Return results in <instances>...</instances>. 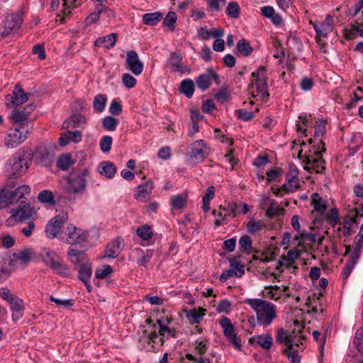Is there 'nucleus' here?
I'll return each instance as SVG.
<instances>
[{"label":"nucleus","instance_id":"61","mask_svg":"<svg viewBox=\"0 0 363 363\" xmlns=\"http://www.w3.org/2000/svg\"><path fill=\"white\" fill-rule=\"evenodd\" d=\"M230 268L233 269L234 272L239 274L238 271H240V275L236 277H241L245 273L244 265L234 259H230Z\"/></svg>","mask_w":363,"mask_h":363},{"label":"nucleus","instance_id":"34","mask_svg":"<svg viewBox=\"0 0 363 363\" xmlns=\"http://www.w3.org/2000/svg\"><path fill=\"white\" fill-rule=\"evenodd\" d=\"M162 18L163 14L159 11L147 13L143 15V22L150 26L157 25Z\"/></svg>","mask_w":363,"mask_h":363},{"label":"nucleus","instance_id":"32","mask_svg":"<svg viewBox=\"0 0 363 363\" xmlns=\"http://www.w3.org/2000/svg\"><path fill=\"white\" fill-rule=\"evenodd\" d=\"M311 203L313 206V209L318 212L320 215L325 214L327 201L319 196L318 194L315 193L311 196Z\"/></svg>","mask_w":363,"mask_h":363},{"label":"nucleus","instance_id":"17","mask_svg":"<svg viewBox=\"0 0 363 363\" xmlns=\"http://www.w3.org/2000/svg\"><path fill=\"white\" fill-rule=\"evenodd\" d=\"M218 79V75L213 69H208L203 74H200L196 79V84L201 91L207 90L213 80Z\"/></svg>","mask_w":363,"mask_h":363},{"label":"nucleus","instance_id":"54","mask_svg":"<svg viewBox=\"0 0 363 363\" xmlns=\"http://www.w3.org/2000/svg\"><path fill=\"white\" fill-rule=\"evenodd\" d=\"M113 272L111 266L106 264L104 265L101 268H99L95 272V277L97 279H103L107 277Z\"/></svg>","mask_w":363,"mask_h":363},{"label":"nucleus","instance_id":"23","mask_svg":"<svg viewBox=\"0 0 363 363\" xmlns=\"http://www.w3.org/2000/svg\"><path fill=\"white\" fill-rule=\"evenodd\" d=\"M333 18L328 15L323 22L313 24L314 30L318 35L326 37L333 30Z\"/></svg>","mask_w":363,"mask_h":363},{"label":"nucleus","instance_id":"28","mask_svg":"<svg viewBox=\"0 0 363 363\" xmlns=\"http://www.w3.org/2000/svg\"><path fill=\"white\" fill-rule=\"evenodd\" d=\"M116 40L117 34L112 33L106 36L97 38L94 45L96 47L104 46L106 49H110L114 47Z\"/></svg>","mask_w":363,"mask_h":363},{"label":"nucleus","instance_id":"43","mask_svg":"<svg viewBox=\"0 0 363 363\" xmlns=\"http://www.w3.org/2000/svg\"><path fill=\"white\" fill-rule=\"evenodd\" d=\"M225 13L230 18H238L240 13V8L238 2H229L226 8Z\"/></svg>","mask_w":363,"mask_h":363},{"label":"nucleus","instance_id":"9","mask_svg":"<svg viewBox=\"0 0 363 363\" xmlns=\"http://www.w3.org/2000/svg\"><path fill=\"white\" fill-rule=\"evenodd\" d=\"M210 148L203 140H198L191 144L189 160L192 163L203 162L208 155Z\"/></svg>","mask_w":363,"mask_h":363},{"label":"nucleus","instance_id":"39","mask_svg":"<svg viewBox=\"0 0 363 363\" xmlns=\"http://www.w3.org/2000/svg\"><path fill=\"white\" fill-rule=\"evenodd\" d=\"M69 118L72 123V128H84V126L86 124V117L78 113H73Z\"/></svg>","mask_w":363,"mask_h":363},{"label":"nucleus","instance_id":"27","mask_svg":"<svg viewBox=\"0 0 363 363\" xmlns=\"http://www.w3.org/2000/svg\"><path fill=\"white\" fill-rule=\"evenodd\" d=\"M294 330L291 333H288L284 329H279L277 332L276 340L281 344L284 343L286 348H291L294 346Z\"/></svg>","mask_w":363,"mask_h":363},{"label":"nucleus","instance_id":"46","mask_svg":"<svg viewBox=\"0 0 363 363\" xmlns=\"http://www.w3.org/2000/svg\"><path fill=\"white\" fill-rule=\"evenodd\" d=\"M239 245L240 250L246 253V254H250L252 252V240H250V237L248 235H242L240 237L239 240Z\"/></svg>","mask_w":363,"mask_h":363},{"label":"nucleus","instance_id":"30","mask_svg":"<svg viewBox=\"0 0 363 363\" xmlns=\"http://www.w3.org/2000/svg\"><path fill=\"white\" fill-rule=\"evenodd\" d=\"M284 213V208L280 207L277 201L272 200L269 203V207L266 210L265 216L269 219H272L279 218Z\"/></svg>","mask_w":363,"mask_h":363},{"label":"nucleus","instance_id":"15","mask_svg":"<svg viewBox=\"0 0 363 363\" xmlns=\"http://www.w3.org/2000/svg\"><path fill=\"white\" fill-rule=\"evenodd\" d=\"M125 64L126 68L135 75H140L143 71L144 65L135 50L127 52Z\"/></svg>","mask_w":363,"mask_h":363},{"label":"nucleus","instance_id":"37","mask_svg":"<svg viewBox=\"0 0 363 363\" xmlns=\"http://www.w3.org/2000/svg\"><path fill=\"white\" fill-rule=\"evenodd\" d=\"M36 257V254L33 249L27 248L21 251L18 255V259L22 262L27 264L30 261H33Z\"/></svg>","mask_w":363,"mask_h":363},{"label":"nucleus","instance_id":"48","mask_svg":"<svg viewBox=\"0 0 363 363\" xmlns=\"http://www.w3.org/2000/svg\"><path fill=\"white\" fill-rule=\"evenodd\" d=\"M357 223V218L352 217L351 216L347 215L344 218L343 227L344 231L343 235L345 237H349L352 233V226L354 223Z\"/></svg>","mask_w":363,"mask_h":363},{"label":"nucleus","instance_id":"60","mask_svg":"<svg viewBox=\"0 0 363 363\" xmlns=\"http://www.w3.org/2000/svg\"><path fill=\"white\" fill-rule=\"evenodd\" d=\"M112 138L109 135L104 136L100 141V148L102 152H106L111 149Z\"/></svg>","mask_w":363,"mask_h":363},{"label":"nucleus","instance_id":"1","mask_svg":"<svg viewBox=\"0 0 363 363\" xmlns=\"http://www.w3.org/2000/svg\"><path fill=\"white\" fill-rule=\"evenodd\" d=\"M244 303L255 311L259 325H269L277 317V307L269 301L261 298H247Z\"/></svg>","mask_w":363,"mask_h":363},{"label":"nucleus","instance_id":"10","mask_svg":"<svg viewBox=\"0 0 363 363\" xmlns=\"http://www.w3.org/2000/svg\"><path fill=\"white\" fill-rule=\"evenodd\" d=\"M35 108V106L32 104L26 106L23 109L15 108L11 111L9 119L13 121V123H18L30 130L31 122L28 121V116Z\"/></svg>","mask_w":363,"mask_h":363},{"label":"nucleus","instance_id":"42","mask_svg":"<svg viewBox=\"0 0 363 363\" xmlns=\"http://www.w3.org/2000/svg\"><path fill=\"white\" fill-rule=\"evenodd\" d=\"M237 50L239 53L245 57L249 56L253 50L252 48L250 45V43L245 39L240 40L238 42Z\"/></svg>","mask_w":363,"mask_h":363},{"label":"nucleus","instance_id":"41","mask_svg":"<svg viewBox=\"0 0 363 363\" xmlns=\"http://www.w3.org/2000/svg\"><path fill=\"white\" fill-rule=\"evenodd\" d=\"M220 325L223 330V334L225 337H228L235 334L234 327L228 318H222L220 320Z\"/></svg>","mask_w":363,"mask_h":363},{"label":"nucleus","instance_id":"25","mask_svg":"<svg viewBox=\"0 0 363 363\" xmlns=\"http://www.w3.org/2000/svg\"><path fill=\"white\" fill-rule=\"evenodd\" d=\"M10 304V309L12 311V319L13 321H17L21 319L24 313L23 301L16 296L14 299L9 303Z\"/></svg>","mask_w":363,"mask_h":363},{"label":"nucleus","instance_id":"11","mask_svg":"<svg viewBox=\"0 0 363 363\" xmlns=\"http://www.w3.org/2000/svg\"><path fill=\"white\" fill-rule=\"evenodd\" d=\"M325 151V148L323 147L321 151L317 150L314 152V155H308L303 160L305 164L304 169L307 171H313L315 173H323L325 169L323 164L324 160L322 158V152Z\"/></svg>","mask_w":363,"mask_h":363},{"label":"nucleus","instance_id":"29","mask_svg":"<svg viewBox=\"0 0 363 363\" xmlns=\"http://www.w3.org/2000/svg\"><path fill=\"white\" fill-rule=\"evenodd\" d=\"M98 171L101 175L111 179L116 174L117 168L112 162L106 161L101 162Z\"/></svg>","mask_w":363,"mask_h":363},{"label":"nucleus","instance_id":"22","mask_svg":"<svg viewBox=\"0 0 363 363\" xmlns=\"http://www.w3.org/2000/svg\"><path fill=\"white\" fill-rule=\"evenodd\" d=\"M172 322L171 318H166L164 319H157V323L159 325L160 327V335L162 336V337L159 338V341L160 342V345H162L164 342V337H165V334L167 333L166 337H176L177 332L174 329L169 328V324Z\"/></svg>","mask_w":363,"mask_h":363},{"label":"nucleus","instance_id":"26","mask_svg":"<svg viewBox=\"0 0 363 363\" xmlns=\"http://www.w3.org/2000/svg\"><path fill=\"white\" fill-rule=\"evenodd\" d=\"M67 255L70 262L74 264H84L87 260L84 251L76 249L74 246L71 245L67 252Z\"/></svg>","mask_w":363,"mask_h":363},{"label":"nucleus","instance_id":"63","mask_svg":"<svg viewBox=\"0 0 363 363\" xmlns=\"http://www.w3.org/2000/svg\"><path fill=\"white\" fill-rule=\"evenodd\" d=\"M185 203L186 201L181 194L177 195L172 199V206L175 209L182 208L185 206Z\"/></svg>","mask_w":363,"mask_h":363},{"label":"nucleus","instance_id":"35","mask_svg":"<svg viewBox=\"0 0 363 363\" xmlns=\"http://www.w3.org/2000/svg\"><path fill=\"white\" fill-rule=\"evenodd\" d=\"M266 228V224L263 220H255L253 218L250 219V220L246 224L247 231L252 235H254L264 228Z\"/></svg>","mask_w":363,"mask_h":363},{"label":"nucleus","instance_id":"7","mask_svg":"<svg viewBox=\"0 0 363 363\" xmlns=\"http://www.w3.org/2000/svg\"><path fill=\"white\" fill-rule=\"evenodd\" d=\"M29 132L28 128L13 123L4 138V145L9 148L16 147L26 140Z\"/></svg>","mask_w":363,"mask_h":363},{"label":"nucleus","instance_id":"62","mask_svg":"<svg viewBox=\"0 0 363 363\" xmlns=\"http://www.w3.org/2000/svg\"><path fill=\"white\" fill-rule=\"evenodd\" d=\"M105 9H106V7L104 6H101L100 8L98 9L97 12H93L89 16L86 17V18L85 20V23L87 25H90L94 22H96L99 18L100 13H102Z\"/></svg>","mask_w":363,"mask_h":363},{"label":"nucleus","instance_id":"36","mask_svg":"<svg viewBox=\"0 0 363 363\" xmlns=\"http://www.w3.org/2000/svg\"><path fill=\"white\" fill-rule=\"evenodd\" d=\"M204 311H205L202 308H199V310L194 308L192 310L187 311L186 318L191 323H199L205 315Z\"/></svg>","mask_w":363,"mask_h":363},{"label":"nucleus","instance_id":"19","mask_svg":"<svg viewBox=\"0 0 363 363\" xmlns=\"http://www.w3.org/2000/svg\"><path fill=\"white\" fill-rule=\"evenodd\" d=\"M22 22V18L18 13H12L6 16L4 22V30L1 33L4 37L7 36L14 30L18 29Z\"/></svg>","mask_w":363,"mask_h":363},{"label":"nucleus","instance_id":"12","mask_svg":"<svg viewBox=\"0 0 363 363\" xmlns=\"http://www.w3.org/2000/svg\"><path fill=\"white\" fill-rule=\"evenodd\" d=\"M32 155L35 163L43 167H51L54 161L55 152L53 150L45 146L38 147Z\"/></svg>","mask_w":363,"mask_h":363},{"label":"nucleus","instance_id":"33","mask_svg":"<svg viewBox=\"0 0 363 363\" xmlns=\"http://www.w3.org/2000/svg\"><path fill=\"white\" fill-rule=\"evenodd\" d=\"M134 252L139 257L137 260L138 264L143 267L147 266V264L150 262L154 255V250L150 249L144 252L140 248H135Z\"/></svg>","mask_w":363,"mask_h":363},{"label":"nucleus","instance_id":"55","mask_svg":"<svg viewBox=\"0 0 363 363\" xmlns=\"http://www.w3.org/2000/svg\"><path fill=\"white\" fill-rule=\"evenodd\" d=\"M282 353L288 357L291 363H300V357L293 347L283 350Z\"/></svg>","mask_w":363,"mask_h":363},{"label":"nucleus","instance_id":"44","mask_svg":"<svg viewBox=\"0 0 363 363\" xmlns=\"http://www.w3.org/2000/svg\"><path fill=\"white\" fill-rule=\"evenodd\" d=\"M72 164V157L69 154L62 155L57 162V167L62 170H67Z\"/></svg>","mask_w":363,"mask_h":363},{"label":"nucleus","instance_id":"2","mask_svg":"<svg viewBox=\"0 0 363 363\" xmlns=\"http://www.w3.org/2000/svg\"><path fill=\"white\" fill-rule=\"evenodd\" d=\"M39 255L45 264L58 274L64 277L70 275V269L65 263L63 259L54 250L50 248H43Z\"/></svg>","mask_w":363,"mask_h":363},{"label":"nucleus","instance_id":"56","mask_svg":"<svg viewBox=\"0 0 363 363\" xmlns=\"http://www.w3.org/2000/svg\"><path fill=\"white\" fill-rule=\"evenodd\" d=\"M353 344L359 352L363 353V328L357 330L353 340Z\"/></svg>","mask_w":363,"mask_h":363},{"label":"nucleus","instance_id":"59","mask_svg":"<svg viewBox=\"0 0 363 363\" xmlns=\"http://www.w3.org/2000/svg\"><path fill=\"white\" fill-rule=\"evenodd\" d=\"M122 82L128 89L134 87L136 84V79L128 73L122 75Z\"/></svg>","mask_w":363,"mask_h":363},{"label":"nucleus","instance_id":"50","mask_svg":"<svg viewBox=\"0 0 363 363\" xmlns=\"http://www.w3.org/2000/svg\"><path fill=\"white\" fill-rule=\"evenodd\" d=\"M177 20V16L176 13L174 11H169L163 21V24L169 30H174L175 28L174 24Z\"/></svg>","mask_w":363,"mask_h":363},{"label":"nucleus","instance_id":"24","mask_svg":"<svg viewBox=\"0 0 363 363\" xmlns=\"http://www.w3.org/2000/svg\"><path fill=\"white\" fill-rule=\"evenodd\" d=\"M123 247V245L122 240L120 238L112 240L106 246L104 257H117L122 252Z\"/></svg>","mask_w":363,"mask_h":363},{"label":"nucleus","instance_id":"64","mask_svg":"<svg viewBox=\"0 0 363 363\" xmlns=\"http://www.w3.org/2000/svg\"><path fill=\"white\" fill-rule=\"evenodd\" d=\"M16 296H17L11 294V291L8 288H0V297L8 303L13 301Z\"/></svg>","mask_w":363,"mask_h":363},{"label":"nucleus","instance_id":"47","mask_svg":"<svg viewBox=\"0 0 363 363\" xmlns=\"http://www.w3.org/2000/svg\"><path fill=\"white\" fill-rule=\"evenodd\" d=\"M363 248V235L358 233L357 236L354 238V248L351 253V256L359 259L362 249Z\"/></svg>","mask_w":363,"mask_h":363},{"label":"nucleus","instance_id":"31","mask_svg":"<svg viewBox=\"0 0 363 363\" xmlns=\"http://www.w3.org/2000/svg\"><path fill=\"white\" fill-rule=\"evenodd\" d=\"M179 90L180 93L185 95L188 99H191L195 90L194 81L189 78L182 80L180 83Z\"/></svg>","mask_w":363,"mask_h":363},{"label":"nucleus","instance_id":"57","mask_svg":"<svg viewBox=\"0 0 363 363\" xmlns=\"http://www.w3.org/2000/svg\"><path fill=\"white\" fill-rule=\"evenodd\" d=\"M235 114L238 118L244 121H249L255 117V113L252 111H249L245 109H239L235 111Z\"/></svg>","mask_w":363,"mask_h":363},{"label":"nucleus","instance_id":"45","mask_svg":"<svg viewBox=\"0 0 363 363\" xmlns=\"http://www.w3.org/2000/svg\"><path fill=\"white\" fill-rule=\"evenodd\" d=\"M257 344L264 350H269L272 346L273 340L270 335H259L257 336Z\"/></svg>","mask_w":363,"mask_h":363},{"label":"nucleus","instance_id":"3","mask_svg":"<svg viewBox=\"0 0 363 363\" xmlns=\"http://www.w3.org/2000/svg\"><path fill=\"white\" fill-rule=\"evenodd\" d=\"M30 154L18 152L12 156L5 165V172L9 178H16L24 174L28 169Z\"/></svg>","mask_w":363,"mask_h":363},{"label":"nucleus","instance_id":"5","mask_svg":"<svg viewBox=\"0 0 363 363\" xmlns=\"http://www.w3.org/2000/svg\"><path fill=\"white\" fill-rule=\"evenodd\" d=\"M57 238L72 246H82L87 239V233L74 226H65L64 225Z\"/></svg>","mask_w":363,"mask_h":363},{"label":"nucleus","instance_id":"18","mask_svg":"<svg viewBox=\"0 0 363 363\" xmlns=\"http://www.w3.org/2000/svg\"><path fill=\"white\" fill-rule=\"evenodd\" d=\"M28 99L27 94L25 93L19 84H16L12 93L6 96V101L16 106L23 104Z\"/></svg>","mask_w":363,"mask_h":363},{"label":"nucleus","instance_id":"51","mask_svg":"<svg viewBox=\"0 0 363 363\" xmlns=\"http://www.w3.org/2000/svg\"><path fill=\"white\" fill-rule=\"evenodd\" d=\"M118 119L113 116H106L103 118V127L109 131L115 130L118 124Z\"/></svg>","mask_w":363,"mask_h":363},{"label":"nucleus","instance_id":"52","mask_svg":"<svg viewBox=\"0 0 363 363\" xmlns=\"http://www.w3.org/2000/svg\"><path fill=\"white\" fill-rule=\"evenodd\" d=\"M137 235L143 240L147 241L152 237V231L150 226L145 225L137 229Z\"/></svg>","mask_w":363,"mask_h":363},{"label":"nucleus","instance_id":"16","mask_svg":"<svg viewBox=\"0 0 363 363\" xmlns=\"http://www.w3.org/2000/svg\"><path fill=\"white\" fill-rule=\"evenodd\" d=\"M298 175V170L296 166L294 164L289 165V172L286 175V184H284L281 189H278L277 191H274L275 194H279L281 191L286 192H292L297 189V185L292 184L295 180L297 181Z\"/></svg>","mask_w":363,"mask_h":363},{"label":"nucleus","instance_id":"6","mask_svg":"<svg viewBox=\"0 0 363 363\" xmlns=\"http://www.w3.org/2000/svg\"><path fill=\"white\" fill-rule=\"evenodd\" d=\"M30 189L27 185H22L14 191L6 189H0V209L14 203H18L19 199H26L30 196Z\"/></svg>","mask_w":363,"mask_h":363},{"label":"nucleus","instance_id":"49","mask_svg":"<svg viewBox=\"0 0 363 363\" xmlns=\"http://www.w3.org/2000/svg\"><path fill=\"white\" fill-rule=\"evenodd\" d=\"M38 200L42 203H47L51 205L55 203L54 195L50 190H43L38 194Z\"/></svg>","mask_w":363,"mask_h":363},{"label":"nucleus","instance_id":"8","mask_svg":"<svg viewBox=\"0 0 363 363\" xmlns=\"http://www.w3.org/2000/svg\"><path fill=\"white\" fill-rule=\"evenodd\" d=\"M28 196L26 199H19L18 206L11 210V218L16 220L23 222L33 217L36 213L34 207L31 206L30 202H27Z\"/></svg>","mask_w":363,"mask_h":363},{"label":"nucleus","instance_id":"14","mask_svg":"<svg viewBox=\"0 0 363 363\" xmlns=\"http://www.w3.org/2000/svg\"><path fill=\"white\" fill-rule=\"evenodd\" d=\"M67 213L59 214L50 220L45 228V233L48 238H57L62 226L67 220Z\"/></svg>","mask_w":363,"mask_h":363},{"label":"nucleus","instance_id":"4","mask_svg":"<svg viewBox=\"0 0 363 363\" xmlns=\"http://www.w3.org/2000/svg\"><path fill=\"white\" fill-rule=\"evenodd\" d=\"M88 174L87 169L71 172L67 178L66 192L74 195L84 194L86 188V177Z\"/></svg>","mask_w":363,"mask_h":363},{"label":"nucleus","instance_id":"13","mask_svg":"<svg viewBox=\"0 0 363 363\" xmlns=\"http://www.w3.org/2000/svg\"><path fill=\"white\" fill-rule=\"evenodd\" d=\"M252 76L255 77L257 91L262 95L264 100L267 101L269 94L267 92V72L263 66L259 67L257 72H253Z\"/></svg>","mask_w":363,"mask_h":363},{"label":"nucleus","instance_id":"53","mask_svg":"<svg viewBox=\"0 0 363 363\" xmlns=\"http://www.w3.org/2000/svg\"><path fill=\"white\" fill-rule=\"evenodd\" d=\"M92 274V271L90 267H88L86 265L82 264V267H80L79 270V279L83 281L86 282V281H89Z\"/></svg>","mask_w":363,"mask_h":363},{"label":"nucleus","instance_id":"21","mask_svg":"<svg viewBox=\"0 0 363 363\" xmlns=\"http://www.w3.org/2000/svg\"><path fill=\"white\" fill-rule=\"evenodd\" d=\"M154 188L153 182L151 179H147L138 186V190L135 194V198L139 201H145L150 198L152 191Z\"/></svg>","mask_w":363,"mask_h":363},{"label":"nucleus","instance_id":"20","mask_svg":"<svg viewBox=\"0 0 363 363\" xmlns=\"http://www.w3.org/2000/svg\"><path fill=\"white\" fill-rule=\"evenodd\" d=\"M182 55L179 52H171L168 58V63L171 66L172 72H179L181 74L189 72V68L184 66L182 63Z\"/></svg>","mask_w":363,"mask_h":363},{"label":"nucleus","instance_id":"58","mask_svg":"<svg viewBox=\"0 0 363 363\" xmlns=\"http://www.w3.org/2000/svg\"><path fill=\"white\" fill-rule=\"evenodd\" d=\"M331 226L335 227L340 220L339 211L337 208H331L330 213L327 216Z\"/></svg>","mask_w":363,"mask_h":363},{"label":"nucleus","instance_id":"38","mask_svg":"<svg viewBox=\"0 0 363 363\" xmlns=\"http://www.w3.org/2000/svg\"><path fill=\"white\" fill-rule=\"evenodd\" d=\"M359 259L355 258L350 255L349 259L346 262V264L342 272V279H346L350 275Z\"/></svg>","mask_w":363,"mask_h":363},{"label":"nucleus","instance_id":"40","mask_svg":"<svg viewBox=\"0 0 363 363\" xmlns=\"http://www.w3.org/2000/svg\"><path fill=\"white\" fill-rule=\"evenodd\" d=\"M106 102L107 97L105 95L98 94L94 99L93 107L95 111L101 113L105 109Z\"/></svg>","mask_w":363,"mask_h":363}]
</instances>
